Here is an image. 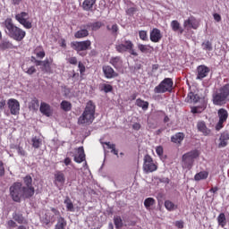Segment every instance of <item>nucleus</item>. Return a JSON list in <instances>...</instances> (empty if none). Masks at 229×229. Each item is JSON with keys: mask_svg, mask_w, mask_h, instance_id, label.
I'll use <instances>...</instances> for the list:
<instances>
[{"mask_svg": "<svg viewBox=\"0 0 229 229\" xmlns=\"http://www.w3.org/2000/svg\"><path fill=\"white\" fill-rule=\"evenodd\" d=\"M10 196L13 201L16 203H21V199H30V198H33V191L30 188L22 187V183L14 182L9 188Z\"/></svg>", "mask_w": 229, "mask_h": 229, "instance_id": "f257e3e1", "label": "nucleus"}, {"mask_svg": "<svg viewBox=\"0 0 229 229\" xmlns=\"http://www.w3.org/2000/svg\"><path fill=\"white\" fill-rule=\"evenodd\" d=\"M4 26L5 28V33L10 38L16 40V42H22L24 40L26 31L13 24V20L7 18L4 21Z\"/></svg>", "mask_w": 229, "mask_h": 229, "instance_id": "f03ea898", "label": "nucleus"}, {"mask_svg": "<svg viewBox=\"0 0 229 229\" xmlns=\"http://www.w3.org/2000/svg\"><path fill=\"white\" fill-rule=\"evenodd\" d=\"M96 105L92 100H89L86 104V107L82 114L78 119V124H92L96 119Z\"/></svg>", "mask_w": 229, "mask_h": 229, "instance_id": "7ed1b4c3", "label": "nucleus"}, {"mask_svg": "<svg viewBox=\"0 0 229 229\" xmlns=\"http://www.w3.org/2000/svg\"><path fill=\"white\" fill-rule=\"evenodd\" d=\"M213 105L223 106L229 101V83L225 84L212 95Z\"/></svg>", "mask_w": 229, "mask_h": 229, "instance_id": "20e7f679", "label": "nucleus"}, {"mask_svg": "<svg viewBox=\"0 0 229 229\" xmlns=\"http://www.w3.org/2000/svg\"><path fill=\"white\" fill-rule=\"evenodd\" d=\"M196 158H199V150L198 149H193L183 154L182 157V168L191 171Z\"/></svg>", "mask_w": 229, "mask_h": 229, "instance_id": "39448f33", "label": "nucleus"}, {"mask_svg": "<svg viewBox=\"0 0 229 229\" xmlns=\"http://www.w3.org/2000/svg\"><path fill=\"white\" fill-rule=\"evenodd\" d=\"M135 46L133 42L130 39H124L122 43H118L115 45V50L117 53H130L132 56H139V53L133 49Z\"/></svg>", "mask_w": 229, "mask_h": 229, "instance_id": "423d86ee", "label": "nucleus"}, {"mask_svg": "<svg viewBox=\"0 0 229 229\" xmlns=\"http://www.w3.org/2000/svg\"><path fill=\"white\" fill-rule=\"evenodd\" d=\"M174 81L171 78H165L157 86L155 87V94H165V92H173Z\"/></svg>", "mask_w": 229, "mask_h": 229, "instance_id": "0eeeda50", "label": "nucleus"}, {"mask_svg": "<svg viewBox=\"0 0 229 229\" xmlns=\"http://www.w3.org/2000/svg\"><path fill=\"white\" fill-rule=\"evenodd\" d=\"M92 46V42L89 39L84 41H72L71 43V47L76 51L81 56H85L86 54H81V51H89Z\"/></svg>", "mask_w": 229, "mask_h": 229, "instance_id": "6e6552de", "label": "nucleus"}, {"mask_svg": "<svg viewBox=\"0 0 229 229\" xmlns=\"http://www.w3.org/2000/svg\"><path fill=\"white\" fill-rule=\"evenodd\" d=\"M15 19L26 30H31V28H33V24L28 20L30 19V14L28 13L21 12L15 15Z\"/></svg>", "mask_w": 229, "mask_h": 229, "instance_id": "1a4fd4ad", "label": "nucleus"}, {"mask_svg": "<svg viewBox=\"0 0 229 229\" xmlns=\"http://www.w3.org/2000/svg\"><path fill=\"white\" fill-rule=\"evenodd\" d=\"M157 169H158V166L153 162V157L147 154L144 157L143 171H145V173H154Z\"/></svg>", "mask_w": 229, "mask_h": 229, "instance_id": "9d476101", "label": "nucleus"}, {"mask_svg": "<svg viewBox=\"0 0 229 229\" xmlns=\"http://www.w3.org/2000/svg\"><path fill=\"white\" fill-rule=\"evenodd\" d=\"M7 106L12 115H19V112H21V104L17 99L10 98L7 101Z\"/></svg>", "mask_w": 229, "mask_h": 229, "instance_id": "9b49d317", "label": "nucleus"}, {"mask_svg": "<svg viewBox=\"0 0 229 229\" xmlns=\"http://www.w3.org/2000/svg\"><path fill=\"white\" fill-rule=\"evenodd\" d=\"M183 27L187 31H190V30H198L199 28V21L194 16H191L183 21Z\"/></svg>", "mask_w": 229, "mask_h": 229, "instance_id": "f8f14e48", "label": "nucleus"}, {"mask_svg": "<svg viewBox=\"0 0 229 229\" xmlns=\"http://www.w3.org/2000/svg\"><path fill=\"white\" fill-rule=\"evenodd\" d=\"M54 184L60 189L65 184V174L63 171H56L54 174Z\"/></svg>", "mask_w": 229, "mask_h": 229, "instance_id": "ddd939ff", "label": "nucleus"}, {"mask_svg": "<svg viewBox=\"0 0 229 229\" xmlns=\"http://www.w3.org/2000/svg\"><path fill=\"white\" fill-rule=\"evenodd\" d=\"M102 71L104 72L105 78L107 80H112V78H117L119 76V73L115 72L114 68H112L110 65L103 66Z\"/></svg>", "mask_w": 229, "mask_h": 229, "instance_id": "4468645a", "label": "nucleus"}, {"mask_svg": "<svg viewBox=\"0 0 229 229\" xmlns=\"http://www.w3.org/2000/svg\"><path fill=\"white\" fill-rule=\"evenodd\" d=\"M51 65H53V58H46L42 62L41 71L43 72H47V74H53V69L51 68Z\"/></svg>", "mask_w": 229, "mask_h": 229, "instance_id": "2eb2a0df", "label": "nucleus"}, {"mask_svg": "<svg viewBox=\"0 0 229 229\" xmlns=\"http://www.w3.org/2000/svg\"><path fill=\"white\" fill-rule=\"evenodd\" d=\"M197 80H203V78H207L208 76V72H210V68L206 65H199L197 68Z\"/></svg>", "mask_w": 229, "mask_h": 229, "instance_id": "dca6fc26", "label": "nucleus"}, {"mask_svg": "<svg viewBox=\"0 0 229 229\" xmlns=\"http://www.w3.org/2000/svg\"><path fill=\"white\" fill-rule=\"evenodd\" d=\"M89 35V27L87 25H81L80 30L74 33L75 38H87Z\"/></svg>", "mask_w": 229, "mask_h": 229, "instance_id": "f3484780", "label": "nucleus"}, {"mask_svg": "<svg viewBox=\"0 0 229 229\" xmlns=\"http://www.w3.org/2000/svg\"><path fill=\"white\" fill-rule=\"evenodd\" d=\"M39 112L47 117H51V115H53V109H51V106L46 102H41Z\"/></svg>", "mask_w": 229, "mask_h": 229, "instance_id": "a211bd4d", "label": "nucleus"}, {"mask_svg": "<svg viewBox=\"0 0 229 229\" xmlns=\"http://www.w3.org/2000/svg\"><path fill=\"white\" fill-rule=\"evenodd\" d=\"M96 1L97 0H84L81 5L82 10H84V12H93L97 6Z\"/></svg>", "mask_w": 229, "mask_h": 229, "instance_id": "6ab92c4d", "label": "nucleus"}, {"mask_svg": "<svg viewBox=\"0 0 229 229\" xmlns=\"http://www.w3.org/2000/svg\"><path fill=\"white\" fill-rule=\"evenodd\" d=\"M150 40L151 42H154L155 44L158 43L160 40H162V32L159 29L154 28L150 31Z\"/></svg>", "mask_w": 229, "mask_h": 229, "instance_id": "aec40b11", "label": "nucleus"}, {"mask_svg": "<svg viewBox=\"0 0 229 229\" xmlns=\"http://www.w3.org/2000/svg\"><path fill=\"white\" fill-rule=\"evenodd\" d=\"M78 156H74V162L77 164H81V162H85V148L83 147H79L75 148Z\"/></svg>", "mask_w": 229, "mask_h": 229, "instance_id": "412c9836", "label": "nucleus"}, {"mask_svg": "<svg viewBox=\"0 0 229 229\" xmlns=\"http://www.w3.org/2000/svg\"><path fill=\"white\" fill-rule=\"evenodd\" d=\"M13 219L18 223V225H28V219H26L21 212H14L13 214Z\"/></svg>", "mask_w": 229, "mask_h": 229, "instance_id": "4be33fe9", "label": "nucleus"}, {"mask_svg": "<svg viewBox=\"0 0 229 229\" xmlns=\"http://www.w3.org/2000/svg\"><path fill=\"white\" fill-rule=\"evenodd\" d=\"M24 185L23 189H30L32 190V196H35V187H33V178L31 175H27L23 178Z\"/></svg>", "mask_w": 229, "mask_h": 229, "instance_id": "5701e85b", "label": "nucleus"}, {"mask_svg": "<svg viewBox=\"0 0 229 229\" xmlns=\"http://www.w3.org/2000/svg\"><path fill=\"white\" fill-rule=\"evenodd\" d=\"M109 64H111V65H113V67H114V69L117 71L123 68V59H121V56L112 57Z\"/></svg>", "mask_w": 229, "mask_h": 229, "instance_id": "b1692460", "label": "nucleus"}, {"mask_svg": "<svg viewBox=\"0 0 229 229\" xmlns=\"http://www.w3.org/2000/svg\"><path fill=\"white\" fill-rule=\"evenodd\" d=\"M228 140H229V133L223 132L219 138L220 142L218 144V148H226V146H228Z\"/></svg>", "mask_w": 229, "mask_h": 229, "instance_id": "393cba45", "label": "nucleus"}, {"mask_svg": "<svg viewBox=\"0 0 229 229\" xmlns=\"http://www.w3.org/2000/svg\"><path fill=\"white\" fill-rule=\"evenodd\" d=\"M197 128L203 135H210V129L207 128V123L204 121L198 122Z\"/></svg>", "mask_w": 229, "mask_h": 229, "instance_id": "a878e982", "label": "nucleus"}, {"mask_svg": "<svg viewBox=\"0 0 229 229\" xmlns=\"http://www.w3.org/2000/svg\"><path fill=\"white\" fill-rule=\"evenodd\" d=\"M184 139L185 134L183 132H177L171 137V142H174V144H182Z\"/></svg>", "mask_w": 229, "mask_h": 229, "instance_id": "bb28decb", "label": "nucleus"}, {"mask_svg": "<svg viewBox=\"0 0 229 229\" xmlns=\"http://www.w3.org/2000/svg\"><path fill=\"white\" fill-rule=\"evenodd\" d=\"M171 29L176 32L178 31L180 35H182L183 33V28H182V25L180 24V21L174 20L170 23Z\"/></svg>", "mask_w": 229, "mask_h": 229, "instance_id": "cd10ccee", "label": "nucleus"}, {"mask_svg": "<svg viewBox=\"0 0 229 229\" xmlns=\"http://www.w3.org/2000/svg\"><path fill=\"white\" fill-rule=\"evenodd\" d=\"M201 99V98L199 97V95L195 94L194 92H190L188 93V96L186 98V102L187 103H198V101H199Z\"/></svg>", "mask_w": 229, "mask_h": 229, "instance_id": "c85d7f7f", "label": "nucleus"}, {"mask_svg": "<svg viewBox=\"0 0 229 229\" xmlns=\"http://www.w3.org/2000/svg\"><path fill=\"white\" fill-rule=\"evenodd\" d=\"M29 108L30 110H33V112H37L38 108H40V103L38 101V98H32L30 102L29 103Z\"/></svg>", "mask_w": 229, "mask_h": 229, "instance_id": "c756f323", "label": "nucleus"}, {"mask_svg": "<svg viewBox=\"0 0 229 229\" xmlns=\"http://www.w3.org/2000/svg\"><path fill=\"white\" fill-rule=\"evenodd\" d=\"M138 49L140 53L148 54L151 53L154 48L150 45L138 44Z\"/></svg>", "mask_w": 229, "mask_h": 229, "instance_id": "7c9ffc66", "label": "nucleus"}, {"mask_svg": "<svg viewBox=\"0 0 229 229\" xmlns=\"http://www.w3.org/2000/svg\"><path fill=\"white\" fill-rule=\"evenodd\" d=\"M135 105L139 106V108H142V110L146 111L149 108V102L142 100V98L136 99Z\"/></svg>", "mask_w": 229, "mask_h": 229, "instance_id": "2f4dec72", "label": "nucleus"}, {"mask_svg": "<svg viewBox=\"0 0 229 229\" xmlns=\"http://www.w3.org/2000/svg\"><path fill=\"white\" fill-rule=\"evenodd\" d=\"M208 178V172L201 171L194 175L195 182H200V180H207Z\"/></svg>", "mask_w": 229, "mask_h": 229, "instance_id": "473e14b6", "label": "nucleus"}, {"mask_svg": "<svg viewBox=\"0 0 229 229\" xmlns=\"http://www.w3.org/2000/svg\"><path fill=\"white\" fill-rule=\"evenodd\" d=\"M217 115L220 121H227L228 120V111L225 108H220L217 111Z\"/></svg>", "mask_w": 229, "mask_h": 229, "instance_id": "72a5a7b5", "label": "nucleus"}, {"mask_svg": "<svg viewBox=\"0 0 229 229\" xmlns=\"http://www.w3.org/2000/svg\"><path fill=\"white\" fill-rule=\"evenodd\" d=\"M60 106L64 112H71V110H72V104L67 100H63L60 104Z\"/></svg>", "mask_w": 229, "mask_h": 229, "instance_id": "f704fd0d", "label": "nucleus"}, {"mask_svg": "<svg viewBox=\"0 0 229 229\" xmlns=\"http://www.w3.org/2000/svg\"><path fill=\"white\" fill-rule=\"evenodd\" d=\"M88 28H91L92 31H98V30H101L103 27V22L101 21H96L93 23L87 24Z\"/></svg>", "mask_w": 229, "mask_h": 229, "instance_id": "c9c22d12", "label": "nucleus"}, {"mask_svg": "<svg viewBox=\"0 0 229 229\" xmlns=\"http://www.w3.org/2000/svg\"><path fill=\"white\" fill-rule=\"evenodd\" d=\"M217 223L222 228H225V226H226V216H225V213L219 214V216H217Z\"/></svg>", "mask_w": 229, "mask_h": 229, "instance_id": "e433bc0d", "label": "nucleus"}, {"mask_svg": "<svg viewBox=\"0 0 229 229\" xmlns=\"http://www.w3.org/2000/svg\"><path fill=\"white\" fill-rule=\"evenodd\" d=\"M31 142H32V147H34L35 149H38V148L42 146V140L37 136L31 139Z\"/></svg>", "mask_w": 229, "mask_h": 229, "instance_id": "4c0bfd02", "label": "nucleus"}, {"mask_svg": "<svg viewBox=\"0 0 229 229\" xmlns=\"http://www.w3.org/2000/svg\"><path fill=\"white\" fill-rule=\"evenodd\" d=\"M64 204L68 212H74V204H72V200L69 197L64 199Z\"/></svg>", "mask_w": 229, "mask_h": 229, "instance_id": "58836bf2", "label": "nucleus"}, {"mask_svg": "<svg viewBox=\"0 0 229 229\" xmlns=\"http://www.w3.org/2000/svg\"><path fill=\"white\" fill-rule=\"evenodd\" d=\"M13 45L10 41L4 40L0 43V49L4 51L6 49H12Z\"/></svg>", "mask_w": 229, "mask_h": 229, "instance_id": "ea45409f", "label": "nucleus"}, {"mask_svg": "<svg viewBox=\"0 0 229 229\" xmlns=\"http://www.w3.org/2000/svg\"><path fill=\"white\" fill-rule=\"evenodd\" d=\"M35 55H37L38 58H44L46 56V52L44 51V48L42 47H38L35 51Z\"/></svg>", "mask_w": 229, "mask_h": 229, "instance_id": "a19ab883", "label": "nucleus"}, {"mask_svg": "<svg viewBox=\"0 0 229 229\" xmlns=\"http://www.w3.org/2000/svg\"><path fill=\"white\" fill-rule=\"evenodd\" d=\"M106 30L107 31H111V33L114 35V37H117V33L119 31V26L117 24H114L112 25V27H110V25H107Z\"/></svg>", "mask_w": 229, "mask_h": 229, "instance_id": "79ce46f5", "label": "nucleus"}, {"mask_svg": "<svg viewBox=\"0 0 229 229\" xmlns=\"http://www.w3.org/2000/svg\"><path fill=\"white\" fill-rule=\"evenodd\" d=\"M201 47L204 51H212L214 49V47H212V42H210L209 40L204 41L201 44Z\"/></svg>", "mask_w": 229, "mask_h": 229, "instance_id": "37998d69", "label": "nucleus"}, {"mask_svg": "<svg viewBox=\"0 0 229 229\" xmlns=\"http://www.w3.org/2000/svg\"><path fill=\"white\" fill-rule=\"evenodd\" d=\"M156 203V200L155 199L153 198H147L145 200H144V206L147 209H149L150 207H153V205H155Z\"/></svg>", "mask_w": 229, "mask_h": 229, "instance_id": "c03bdc74", "label": "nucleus"}, {"mask_svg": "<svg viewBox=\"0 0 229 229\" xmlns=\"http://www.w3.org/2000/svg\"><path fill=\"white\" fill-rule=\"evenodd\" d=\"M114 224L116 229H119L123 226V218L121 216H116L114 217Z\"/></svg>", "mask_w": 229, "mask_h": 229, "instance_id": "a18cd8bd", "label": "nucleus"}, {"mask_svg": "<svg viewBox=\"0 0 229 229\" xmlns=\"http://www.w3.org/2000/svg\"><path fill=\"white\" fill-rule=\"evenodd\" d=\"M165 207L166 210H169L170 212L177 208V207L174 205V203H173V201H171V200H165Z\"/></svg>", "mask_w": 229, "mask_h": 229, "instance_id": "49530a36", "label": "nucleus"}, {"mask_svg": "<svg viewBox=\"0 0 229 229\" xmlns=\"http://www.w3.org/2000/svg\"><path fill=\"white\" fill-rule=\"evenodd\" d=\"M101 90L105 91L106 94H108V92H112V90H114V87L110 84H102Z\"/></svg>", "mask_w": 229, "mask_h": 229, "instance_id": "de8ad7c7", "label": "nucleus"}, {"mask_svg": "<svg viewBox=\"0 0 229 229\" xmlns=\"http://www.w3.org/2000/svg\"><path fill=\"white\" fill-rule=\"evenodd\" d=\"M225 123H226V121L225 120H218L217 123L216 124V131H219L221 130H223V128H225Z\"/></svg>", "mask_w": 229, "mask_h": 229, "instance_id": "09e8293b", "label": "nucleus"}, {"mask_svg": "<svg viewBox=\"0 0 229 229\" xmlns=\"http://www.w3.org/2000/svg\"><path fill=\"white\" fill-rule=\"evenodd\" d=\"M140 40H148V31L146 30H140L139 31Z\"/></svg>", "mask_w": 229, "mask_h": 229, "instance_id": "8fccbe9b", "label": "nucleus"}, {"mask_svg": "<svg viewBox=\"0 0 229 229\" xmlns=\"http://www.w3.org/2000/svg\"><path fill=\"white\" fill-rule=\"evenodd\" d=\"M16 149H17L18 155H20V157H26L28 155V153L25 151V149L21 146L16 147Z\"/></svg>", "mask_w": 229, "mask_h": 229, "instance_id": "3c124183", "label": "nucleus"}, {"mask_svg": "<svg viewBox=\"0 0 229 229\" xmlns=\"http://www.w3.org/2000/svg\"><path fill=\"white\" fill-rule=\"evenodd\" d=\"M78 67H79L81 76H84L85 71H86L85 64H83V63L81 62H79Z\"/></svg>", "mask_w": 229, "mask_h": 229, "instance_id": "603ef678", "label": "nucleus"}, {"mask_svg": "<svg viewBox=\"0 0 229 229\" xmlns=\"http://www.w3.org/2000/svg\"><path fill=\"white\" fill-rule=\"evenodd\" d=\"M156 153L158 157H163L164 156V147L162 146H157L156 148Z\"/></svg>", "mask_w": 229, "mask_h": 229, "instance_id": "864d4df0", "label": "nucleus"}, {"mask_svg": "<svg viewBox=\"0 0 229 229\" xmlns=\"http://www.w3.org/2000/svg\"><path fill=\"white\" fill-rule=\"evenodd\" d=\"M25 72L30 76H31V74H35V72H37V68H35V66H30V68L27 69Z\"/></svg>", "mask_w": 229, "mask_h": 229, "instance_id": "5fc2aeb1", "label": "nucleus"}, {"mask_svg": "<svg viewBox=\"0 0 229 229\" xmlns=\"http://www.w3.org/2000/svg\"><path fill=\"white\" fill-rule=\"evenodd\" d=\"M68 62L71 64V65H78V58L76 57H70Z\"/></svg>", "mask_w": 229, "mask_h": 229, "instance_id": "6e6d98bb", "label": "nucleus"}, {"mask_svg": "<svg viewBox=\"0 0 229 229\" xmlns=\"http://www.w3.org/2000/svg\"><path fill=\"white\" fill-rule=\"evenodd\" d=\"M140 128H142V125L140 123H134L132 124V130H134L135 131H139Z\"/></svg>", "mask_w": 229, "mask_h": 229, "instance_id": "4d7b16f0", "label": "nucleus"}, {"mask_svg": "<svg viewBox=\"0 0 229 229\" xmlns=\"http://www.w3.org/2000/svg\"><path fill=\"white\" fill-rule=\"evenodd\" d=\"M4 176V164L0 160V177Z\"/></svg>", "mask_w": 229, "mask_h": 229, "instance_id": "13d9d810", "label": "nucleus"}, {"mask_svg": "<svg viewBox=\"0 0 229 229\" xmlns=\"http://www.w3.org/2000/svg\"><path fill=\"white\" fill-rule=\"evenodd\" d=\"M7 225H8V226H10L11 228H16V226H17V223H15V221H13V220H9V221L7 222Z\"/></svg>", "mask_w": 229, "mask_h": 229, "instance_id": "bf43d9fd", "label": "nucleus"}, {"mask_svg": "<svg viewBox=\"0 0 229 229\" xmlns=\"http://www.w3.org/2000/svg\"><path fill=\"white\" fill-rule=\"evenodd\" d=\"M51 212H53V214H55V216H58V217H62V216L60 215V211L55 208H50Z\"/></svg>", "mask_w": 229, "mask_h": 229, "instance_id": "052dcab7", "label": "nucleus"}, {"mask_svg": "<svg viewBox=\"0 0 229 229\" xmlns=\"http://www.w3.org/2000/svg\"><path fill=\"white\" fill-rule=\"evenodd\" d=\"M175 226H176V228L183 229V221H182V220L176 221L175 222Z\"/></svg>", "mask_w": 229, "mask_h": 229, "instance_id": "680f3d73", "label": "nucleus"}, {"mask_svg": "<svg viewBox=\"0 0 229 229\" xmlns=\"http://www.w3.org/2000/svg\"><path fill=\"white\" fill-rule=\"evenodd\" d=\"M106 146H107L108 149H115V144H110V142H105Z\"/></svg>", "mask_w": 229, "mask_h": 229, "instance_id": "e2e57ef3", "label": "nucleus"}, {"mask_svg": "<svg viewBox=\"0 0 229 229\" xmlns=\"http://www.w3.org/2000/svg\"><path fill=\"white\" fill-rule=\"evenodd\" d=\"M213 17L216 22H221V15L219 13H215Z\"/></svg>", "mask_w": 229, "mask_h": 229, "instance_id": "0e129e2a", "label": "nucleus"}, {"mask_svg": "<svg viewBox=\"0 0 229 229\" xmlns=\"http://www.w3.org/2000/svg\"><path fill=\"white\" fill-rule=\"evenodd\" d=\"M6 106V100H1L0 101V111L3 110Z\"/></svg>", "mask_w": 229, "mask_h": 229, "instance_id": "69168bd1", "label": "nucleus"}, {"mask_svg": "<svg viewBox=\"0 0 229 229\" xmlns=\"http://www.w3.org/2000/svg\"><path fill=\"white\" fill-rule=\"evenodd\" d=\"M61 47H64L65 49V47H67V43L65 42V39H62L61 43H60Z\"/></svg>", "mask_w": 229, "mask_h": 229, "instance_id": "338daca9", "label": "nucleus"}, {"mask_svg": "<svg viewBox=\"0 0 229 229\" xmlns=\"http://www.w3.org/2000/svg\"><path fill=\"white\" fill-rule=\"evenodd\" d=\"M64 162L65 165H70L72 160L70 157H66Z\"/></svg>", "mask_w": 229, "mask_h": 229, "instance_id": "774afa93", "label": "nucleus"}]
</instances>
